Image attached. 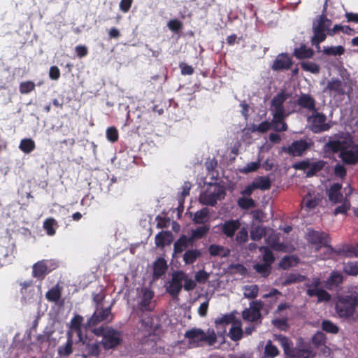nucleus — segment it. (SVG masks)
<instances>
[{"label": "nucleus", "instance_id": "f257e3e1", "mask_svg": "<svg viewBox=\"0 0 358 358\" xmlns=\"http://www.w3.org/2000/svg\"><path fill=\"white\" fill-rule=\"evenodd\" d=\"M357 306L358 293L355 290H348L335 297V312L339 318L355 320L354 315Z\"/></svg>", "mask_w": 358, "mask_h": 358}, {"label": "nucleus", "instance_id": "f03ea898", "mask_svg": "<svg viewBox=\"0 0 358 358\" xmlns=\"http://www.w3.org/2000/svg\"><path fill=\"white\" fill-rule=\"evenodd\" d=\"M185 337L188 339L189 344L196 348L206 343L209 346L213 345L217 341V335L213 329H208L205 332L201 329L193 328L187 331Z\"/></svg>", "mask_w": 358, "mask_h": 358}, {"label": "nucleus", "instance_id": "7ed1b4c3", "mask_svg": "<svg viewBox=\"0 0 358 358\" xmlns=\"http://www.w3.org/2000/svg\"><path fill=\"white\" fill-rule=\"evenodd\" d=\"M92 331L96 336L102 337L100 343L106 350L116 348L122 342L121 333L111 327H100Z\"/></svg>", "mask_w": 358, "mask_h": 358}, {"label": "nucleus", "instance_id": "20e7f679", "mask_svg": "<svg viewBox=\"0 0 358 358\" xmlns=\"http://www.w3.org/2000/svg\"><path fill=\"white\" fill-rule=\"evenodd\" d=\"M275 340L282 347L285 354L289 358H313L315 353L310 349L294 348L292 342L285 336L275 335Z\"/></svg>", "mask_w": 358, "mask_h": 358}, {"label": "nucleus", "instance_id": "39448f33", "mask_svg": "<svg viewBox=\"0 0 358 358\" xmlns=\"http://www.w3.org/2000/svg\"><path fill=\"white\" fill-rule=\"evenodd\" d=\"M310 129L314 134H320L329 131L331 127V121L327 122V116L315 110L307 118Z\"/></svg>", "mask_w": 358, "mask_h": 358}, {"label": "nucleus", "instance_id": "423d86ee", "mask_svg": "<svg viewBox=\"0 0 358 358\" xmlns=\"http://www.w3.org/2000/svg\"><path fill=\"white\" fill-rule=\"evenodd\" d=\"M213 190H207L201 194L199 201L203 205L215 206L217 201L224 199L226 195L224 187L217 183L214 184Z\"/></svg>", "mask_w": 358, "mask_h": 358}, {"label": "nucleus", "instance_id": "0eeeda50", "mask_svg": "<svg viewBox=\"0 0 358 358\" xmlns=\"http://www.w3.org/2000/svg\"><path fill=\"white\" fill-rule=\"evenodd\" d=\"M184 279L185 272L183 271H174L171 275V280L165 286L166 292L173 299H178L180 292L182 289V282Z\"/></svg>", "mask_w": 358, "mask_h": 358}, {"label": "nucleus", "instance_id": "6e6552de", "mask_svg": "<svg viewBox=\"0 0 358 358\" xmlns=\"http://www.w3.org/2000/svg\"><path fill=\"white\" fill-rule=\"evenodd\" d=\"M76 344L82 346L81 356L84 358L98 357L101 352L100 341L87 339L86 336H83L82 341L78 339Z\"/></svg>", "mask_w": 358, "mask_h": 358}, {"label": "nucleus", "instance_id": "1a4fd4ad", "mask_svg": "<svg viewBox=\"0 0 358 358\" xmlns=\"http://www.w3.org/2000/svg\"><path fill=\"white\" fill-rule=\"evenodd\" d=\"M307 240L311 244L316 245L317 249L322 246L324 247L327 249V254L328 253V247L331 246L329 245L331 238L327 233L313 229L309 230L307 234Z\"/></svg>", "mask_w": 358, "mask_h": 358}, {"label": "nucleus", "instance_id": "9d476101", "mask_svg": "<svg viewBox=\"0 0 358 358\" xmlns=\"http://www.w3.org/2000/svg\"><path fill=\"white\" fill-rule=\"evenodd\" d=\"M57 265L55 263L46 259L38 261L33 265L32 276L42 280Z\"/></svg>", "mask_w": 358, "mask_h": 358}, {"label": "nucleus", "instance_id": "9b49d317", "mask_svg": "<svg viewBox=\"0 0 358 358\" xmlns=\"http://www.w3.org/2000/svg\"><path fill=\"white\" fill-rule=\"evenodd\" d=\"M356 249L354 246L349 244H343L336 248L331 246L328 247V253L326 257L328 259L334 258L335 256L352 257L356 255Z\"/></svg>", "mask_w": 358, "mask_h": 358}, {"label": "nucleus", "instance_id": "f8f14e48", "mask_svg": "<svg viewBox=\"0 0 358 358\" xmlns=\"http://www.w3.org/2000/svg\"><path fill=\"white\" fill-rule=\"evenodd\" d=\"M111 313V307L108 308H96V310L93 313V315L87 320V322L85 324V327H92L97 325L102 321L107 320L108 316Z\"/></svg>", "mask_w": 358, "mask_h": 358}, {"label": "nucleus", "instance_id": "ddd939ff", "mask_svg": "<svg viewBox=\"0 0 358 358\" xmlns=\"http://www.w3.org/2000/svg\"><path fill=\"white\" fill-rule=\"evenodd\" d=\"M84 318L83 316L76 314L71 320L70 324L69 327V329L66 331V334H71V336H73V334H76L79 339V341H82L83 340V334L82 330V326Z\"/></svg>", "mask_w": 358, "mask_h": 358}, {"label": "nucleus", "instance_id": "4468645a", "mask_svg": "<svg viewBox=\"0 0 358 358\" xmlns=\"http://www.w3.org/2000/svg\"><path fill=\"white\" fill-rule=\"evenodd\" d=\"M154 296L152 291L145 289L143 291V294L141 297L140 301L138 303V309L140 312H151L154 309L152 306V299Z\"/></svg>", "mask_w": 358, "mask_h": 358}, {"label": "nucleus", "instance_id": "2eb2a0df", "mask_svg": "<svg viewBox=\"0 0 358 358\" xmlns=\"http://www.w3.org/2000/svg\"><path fill=\"white\" fill-rule=\"evenodd\" d=\"M287 97L285 92H281L277 94L271 100V110L273 111V115H276L277 117H279L281 114H285L283 104Z\"/></svg>", "mask_w": 358, "mask_h": 358}, {"label": "nucleus", "instance_id": "dca6fc26", "mask_svg": "<svg viewBox=\"0 0 358 358\" xmlns=\"http://www.w3.org/2000/svg\"><path fill=\"white\" fill-rule=\"evenodd\" d=\"M293 64L292 59L287 53L279 54L271 66L273 71H283L291 69Z\"/></svg>", "mask_w": 358, "mask_h": 358}, {"label": "nucleus", "instance_id": "f3484780", "mask_svg": "<svg viewBox=\"0 0 358 358\" xmlns=\"http://www.w3.org/2000/svg\"><path fill=\"white\" fill-rule=\"evenodd\" d=\"M344 83L338 78H332L328 81L324 92L329 91V92H334L338 96H343L345 94Z\"/></svg>", "mask_w": 358, "mask_h": 358}, {"label": "nucleus", "instance_id": "a211bd4d", "mask_svg": "<svg viewBox=\"0 0 358 358\" xmlns=\"http://www.w3.org/2000/svg\"><path fill=\"white\" fill-rule=\"evenodd\" d=\"M342 185L334 183L327 191L328 199L333 203H341L343 200V195L341 193Z\"/></svg>", "mask_w": 358, "mask_h": 358}, {"label": "nucleus", "instance_id": "6ab92c4d", "mask_svg": "<svg viewBox=\"0 0 358 358\" xmlns=\"http://www.w3.org/2000/svg\"><path fill=\"white\" fill-rule=\"evenodd\" d=\"M301 108L313 112L316 108L315 99L308 94H301L296 101Z\"/></svg>", "mask_w": 358, "mask_h": 358}, {"label": "nucleus", "instance_id": "aec40b11", "mask_svg": "<svg viewBox=\"0 0 358 358\" xmlns=\"http://www.w3.org/2000/svg\"><path fill=\"white\" fill-rule=\"evenodd\" d=\"M241 223L238 220H229L226 221L221 227L222 232L227 237L232 238L236 231L240 228Z\"/></svg>", "mask_w": 358, "mask_h": 358}, {"label": "nucleus", "instance_id": "412c9836", "mask_svg": "<svg viewBox=\"0 0 358 358\" xmlns=\"http://www.w3.org/2000/svg\"><path fill=\"white\" fill-rule=\"evenodd\" d=\"M250 308L245 309L242 313V317L245 320L249 322H255L261 317L259 307L257 306V302L253 301Z\"/></svg>", "mask_w": 358, "mask_h": 358}, {"label": "nucleus", "instance_id": "4be33fe9", "mask_svg": "<svg viewBox=\"0 0 358 358\" xmlns=\"http://www.w3.org/2000/svg\"><path fill=\"white\" fill-rule=\"evenodd\" d=\"M308 148V144L306 140L294 141L287 149L288 152L293 156H301Z\"/></svg>", "mask_w": 358, "mask_h": 358}, {"label": "nucleus", "instance_id": "5701e85b", "mask_svg": "<svg viewBox=\"0 0 358 358\" xmlns=\"http://www.w3.org/2000/svg\"><path fill=\"white\" fill-rule=\"evenodd\" d=\"M339 157L343 162L348 165H355L358 163V155L356 151L348 150L345 148L341 150Z\"/></svg>", "mask_w": 358, "mask_h": 358}, {"label": "nucleus", "instance_id": "b1692460", "mask_svg": "<svg viewBox=\"0 0 358 358\" xmlns=\"http://www.w3.org/2000/svg\"><path fill=\"white\" fill-rule=\"evenodd\" d=\"M168 268L166 261L162 258H158L153 264V277L155 279H159L163 276Z\"/></svg>", "mask_w": 358, "mask_h": 358}, {"label": "nucleus", "instance_id": "393cba45", "mask_svg": "<svg viewBox=\"0 0 358 358\" xmlns=\"http://www.w3.org/2000/svg\"><path fill=\"white\" fill-rule=\"evenodd\" d=\"M344 148L343 142L341 141L340 140L330 139L327 143L324 144L323 150L326 153L336 154L338 152H341Z\"/></svg>", "mask_w": 358, "mask_h": 358}, {"label": "nucleus", "instance_id": "a878e982", "mask_svg": "<svg viewBox=\"0 0 358 358\" xmlns=\"http://www.w3.org/2000/svg\"><path fill=\"white\" fill-rule=\"evenodd\" d=\"M155 240L157 247H164L173 241V234L169 231H161L156 235Z\"/></svg>", "mask_w": 358, "mask_h": 358}, {"label": "nucleus", "instance_id": "bb28decb", "mask_svg": "<svg viewBox=\"0 0 358 358\" xmlns=\"http://www.w3.org/2000/svg\"><path fill=\"white\" fill-rule=\"evenodd\" d=\"M331 24V20L328 19L325 15L322 14L317 16L314 20L313 27L328 32Z\"/></svg>", "mask_w": 358, "mask_h": 358}, {"label": "nucleus", "instance_id": "cd10ccee", "mask_svg": "<svg viewBox=\"0 0 358 358\" xmlns=\"http://www.w3.org/2000/svg\"><path fill=\"white\" fill-rule=\"evenodd\" d=\"M343 276L337 271H333L326 281V287L331 289L343 283Z\"/></svg>", "mask_w": 358, "mask_h": 358}, {"label": "nucleus", "instance_id": "c85d7f7f", "mask_svg": "<svg viewBox=\"0 0 358 358\" xmlns=\"http://www.w3.org/2000/svg\"><path fill=\"white\" fill-rule=\"evenodd\" d=\"M66 342L58 348V354L61 357H68L73 352V336L66 334Z\"/></svg>", "mask_w": 358, "mask_h": 358}, {"label": "nucleus", "instance_id": "c756f323", "mask_svg": "<svg viewBox=\"0 0 358 358\" xmlns=\"http://www.w3.org/2000/svg\"><path fill=\"white\" fill-rule=\"evenodd\" d=\"M320 201V199L311 194H307L302 199L301 205L306 208L308 211L316 208Z\"/></svg>", "mask_w": 358, "mask_h": 358}, {"label": "nucleus", "instance_id": "7c9ffc66", "mask_svg": "<svg viewBox=\"0 0 358 358\" xmlns=\"http://www.w3.org/2000/svg\"><path fill=\"white\" fill-rule=\"evenodd\" d=\"M285 114H281L279 117L276 115H273L271 121V127L276 131H285L287 130V124L285 122Z\"/></svg>", "mask_w": 358, "mask_h": 358}, {"label": "nucleus", "instance_id": "2f4dec72", "mask_svg": "<svg viewBox=\"0 0 358 358\" xmlns=\"http://www.w3.org/2000/svg\"><path fill=\"white\" fill-rule=\"evenodd\" d=\"M208 251L210 256L213 257H227L230 255V250L216 244H212L208 248Z\"/></svg>", "mask_w": 358, "mask_h": 358}, {"label": "nucleus", "instance_id": "473e14b6", "mask_svg": "<svg viewBox=\"0 0 358 358\" xmlns=\"http://www.w3.org/2000/svg\"><path fill=\"white\" fill-rule=\"evenodd\" d=\"M201 255V252L198 249L187 250L183 255V262L187 265L193 264Z\"/></svg>", "mask_w": 358, "mask_h": 358}, {"label": "nucleus", "instance_id": "72a5a7b5", "mask_svg": "<svg viewBox=\"0 0 358 358\" xmlns=\"http://www.w3.org/2000/svg\"><path fill=\"white\" fill-rule=\"evenodd\" d=\"M243 330L241 324L239 321L233 322L232 326L229 330V336L233 341H238L243 337Z\"/></svg>", "mask_w": 358, "mask_h": 358}, {"label": "nucleus", "instance_id": "f704fd0d", "mask_svg": "<svg viewBox=\"0 0 358 358\" xmlns=\"http://www.w3.org/2000/svg\"><path fill=\"white\" fill-rule=\"evenodd\" d=\"M313 36L311 38V43L315 45L318 50L320 48V43L325 41L327 38L326 31L321 29H317L313 27Z\"/></svg>", "mask_w": 358, "mask_h": 358}, {"label": "nucleus", "instance_id": "c9c22d12", "mask_svg": "<svg viewBox=\"0 0 358 358\" xmlns=\"http://www.w3.org/2000/svg\"><path fill=\"white\" fill-rule=\"evenodd\" d=\"M62 289L59 285H56L50 289L45 294V297L48 301L57 303L61 298Z\"/></svg>", "mask_w": 358, "mask_h": 358}, {"label": "nucleus", "instance_id": "e433bc0d", "mask_svg": "<svg viewBox=\"0 0 358 358\" xmlns=\"http://www.w3.org/2000/svg\"><path fill=\"white\" fill-rule=\"evenodd\" d=\"M294 55L299 59H308L313 57L314 55V51L306 47V45H301L299 48H296L294 51Z\"/></svg>", "mask_w": 358, "mask_h": 358}, {"label": "nucleus", "instance_id": "4c0bfd02", "mask_svg": "<svg viewBox=\"0 0 358 358\" xmlns=\"http://www.w3.org/2000/svg\"><path fill=\"white\" fill-rule=\"evenodd\" d=\"M255 187L261 190H268L271 187V181L268 176H259L253 182Z\"/></svg>", "mask_w": 358, "mask_h": 358}, {"label": "nucleus", "instance_id": "58836bf2", "mask_svg": "<svg viewBox=\"0 0 358 358\" xmlns=\"http://www.w3.org/2000/svg\"><path fill=\"white\" fill-rule=\"evenodd\" d=\"M325 164L326 162L323 160H319L313 163H310L308 170L306 172V176L312 177L315 176L317 173L323 169Z\"/></svg>", "mask_w": 358, "mask_h": 358}, {"label": "nucleus", "instance_id": "ea45409f", "mask_svg": "<svg viewBox=\"0 0 358 358\" xmlns=\"http://www.w3.org/2000/svg\"><path fill=\"white\" fill-rule=\"evenodd\" d=\"M19 148L24 153H30L36 148V144L31 138H23L21 140Z\"/></svg>", "mask_w": 358, "mask_h": 358}, {"label": "nucleus", "instance_id": "a19ab883", "mask_svg": "<svg viewBox=\"0 0 358 358\" xmlns=\"http://www.w3.org/2000/svg\"><path fill=\"white\" fill-rule=\"evenodd\" d=\"M243 289L245 298L252 299L258 296L259 287L257 285H245Z\"/></svg>", "mask_w": 358, "mask_h": 358}, {"label": "nucleus", "instance_id": "79ce46f5", "mask_svg": "<svg viewBox=\"0 0 358 358\" xmlns=\"http://www.w3.org/2000/svg\"><path fill=\"white\" fill-rule=\"evenodd\" d=\"M322 52L327 56H341L344 54L345 48L342 45L324 47Z\"/></svg>", "mask_w": 358, "mask_h": 358}, {"label": "nucleus", "instance_id": "37998d69", "mask_svg": "<svg viewBox=\"0 0 358 358\" xmlns=\"http://www.w3.org/2000/svg\"><path fill=\"white\" fill-rule=\"evenodd\" d=\"M264 357L274 358L279 355L278 348L273 345L271 341H268L264 348Z\"/></svg>", "mask_w": 358, "mask_h": 358}, {"label": "nucleus", "instance_id": "c03bdc74", "mask_svg": "<svg viewBox=\"0 0 358 358\" xmlns=\"http://www.w3.org/2000/svg\"><path fill=\"white\" fill-rule=\"evenodd\" d=\"M321 327L322 329L327 333L336 334L339 331V327L329 320H323L321 324Z\"/></svg>", "mask_w": 358, "mask_h": 358}, {"label": "nucleus", "instance_id": "a18cd8bd", "mask_svg": "<svg viewBox=\"0 0 358 358\" xmlns=\"http://www.w3.org/2000/svg\"><path fill=\"white\" fill-rule=\"evenodd\" d=\"M189 245L185 240V235L182 234L173 244V250L176 254L182 252Z\"/></svg>", "mask_w": 358, "mask_h": 358}, {"label": "nucleus", "instance_id": "49530a36", "mask_svg": "<svg viewBox=\"0 0 358 358\" xmlns=\"http://www.w3.org/2000/svg\"><path fill=\"white\" fill-rule=\"evenodd\" d=\"M344 272L349 275L356 276L358 275V262H348L344 264Z\"/></svg>", "mask_w": 358, "mask_h": 358}, {"label": "nucleus", "instance_id": "de8ad7c7", "mask_svg": "<svg viewBox=\"0 0 358 358\" xmlns=\"http://www.w3.org/2000/svg\"><path fill=\"white\" fill-rule=\"evenodd\" d=\"M306 279L304 275L298 273H290L287 276L285 280L282 282L284 286L289 285L293 283L301 282Z\"/></svg>", "mask_w": 358, "mask_h": 358}, {"label": "nucleus", "instance_id": "09e8293b", "mask_svg": "<svg viewBox=\"0 0 358 358\" xmlns=\"http://www.w3.org/2000/svg\"><path fill=\"white\" fill-rule=\"evenodd\" d=\"M254 269L259 273L262 277H268L271 272V266L265 263L264 264H256L254 265Z\"/></svg>", "mask_w": 358, "mask_h": 358}, {"label": "nucleus", "instance_id": "8fccbe9b", "mask_svg": "<svg viewBox=\"0 0 358 358\" xmlns=\"http://www.w3.org/2000/svg\"><path fill=\"white\" fill-rule=\"evenodd\" d=\"M209 215V210L207 208H203L200 210L196 211L194 213V216L193 218V222L195 224H201L203 222V220H206Z\"/></svg>", "mask_w": 358, "mask_h": 358}, {"label": "nucleus", "instance_id": "3c124183", "mask_svg": "<svg viewBox=\"0 0 358 358\" xmlns=\"http://www.w3.org/2000/svg\"><path fill=\"white\" fill-rule=\"evenodd\" d=\"M235 322V316L234 314H225L215 319L216 325H227Z\"/></svg>", "mask_w": 358, "mask_h": 358}, {"label": "nucleus", "instance_id": "603ef678", "mask_svg": "<svg viewBox=\"0 0 358 358\" xmlns=\"http://www.w3.org/2000/svg\"><path fill=\"white\" fill-rule=\"evenodd\" d=\"M209 231L210 226L208 224H204L196 228L195 229H193L192 231V234L194 235V238H196L197 239H201L206 236Z\"/></svg>", "mask_w": 358, "mask_h": 358}, {"label": "nucleus", "instance_id": "864d4df0", "mask_svg": "<svg viewBox=\"0 0 358 358\" xmlns=\"http://www.w3.org/2000/svg\"><path fill=\"white\" fill-rule=\"evenodd\" d=\"M238 205L242 209H249L256 206V203L254 199L245 196L238 199Z\"/></svg>", "mask_w": 358, "mask_h": 358}, {"label": "nucleus", "instance_id": "5fc2aeb1", "mask_svg": "<svg viewBox=\"0 0 358 358\" xmlns=\"http://www.w3.org/2000/svg\"><path fill=\"white\" fill-rule=\"evenodd\" d=\"M301 66L303 70L316 74L320 72V66L315 62H303L301 63Z\"/></svg>", "mask_w": 358, "mask_h": 358}, {"label": "nucleus", "instance_id": "6e6d98bb", "mask_svg": "<svg viewBox=\"0 0 358 358\" xmlns=\"http://www.w3.org/2000/svg\"><path fill=\"white\" fill-rule=\"evenodd\" d=\"M260 250L264 251L263 261L264 262V263L271 266V264L275 261V257L273 252L267 247H262L260 248Z\"/></svg>", "mask_w": 358, "mask_h": 358}, {"label": "nucleus", "instance_id": "4d7b16f0", "mask_svg": "<svg viewBox=\"0 0 358 358\" xmlns=\"http://www.w3.org/2000/svg\"><path fill=\"white\" fill-rule=\"evenodd\" d=\"M326 340V335L321 331H317L312 338V342L317 348L325 345Z\"/></svg>", "mask_w": 358, "mask_h": 358}, {"label": "nucleus", "instance_id": "13d9d810", "mask_svg": "<svg viewBox=\"0 0 358 358\" xmlns=\"http://www.w3.org/2000/svg\"><path fill=\"white\" fill-rule=\"evenodd\" d=\"M55 224L56 222L53 218H48L44 221L43 228L45 230L48 235L53 236L55 234V229L54 228Z\"/></svg>", "mask_w": 358, "mask_h": 358}, {"label": "nucleus", "instance_id": "bf43d9fd", "mask_svg": "<svg viewBox=\"0 0 358 358\" xmlns=\"http://www.w3.org/2000/svg\"><path fill=\"white\" fill-rule=\"evenodd\" d=\"M106 138L111 143H115L118 141L119 134L115 127H108L106 130Z\"/></svg>", "mask_w": 358, "mask_h": 358}, {"label": "nucleus", "instance_id": "052dcab7", "mask_svg": "<svg viewBox=\"0 0 358 358\" xmlns=\"http://www.w3.org/2000/svg\"><path fill=\"white\" fill-rule=\"evenodd\" d=\"M35 89V84L32 81L22 82L20 84L19 90L21 94H28Z\"/></svg>", "mask_w": 358, "mask_h": 358}, {"label": "nucleus", "instance_id": "680f3d73", "mask_svg": "<svg viewBox=\"0 0 358 358\" xmlns=\"http://www.w3.org/2000/svg\"><path fill=\"white\" fill-rule=\"evenodd\" d=\"M350 201L346 199L341 206L335 208L334 214L335 215L338 214H345L350 209Z\"/></svg>", "mask_w": 358, "mask_h": 358}, {"label": "nucleus", "instance_id": "e2e57ef3", "mask_svg": "<svg viewBox=\"0 0 358 358\" xmlns=\"http://www.w3.org/2000/svg\"><path fill=\"white\" fill-rule=\"evenodd\" d=\"M169 29L175 33H178L182 28V22L178 20H171L168 22L167 24Z\"/></svg>", "mask_w": 358, "mask_h": 358}, {"label": "nucleus", "instance_id": "0e129e2a", "mask_svg": "<svg viewBox=\"0 0 358 358\" xmlns=\"http://www.w3.org/2000/svg\"><path fill=\"white\" fill-rule=\"evenodd\" d=\"M183 282L184 285H182V287L185 291H192L196 286V280L189 278L185 273V279L183 280Z\"/></svg>", "mask_w": 358, "mask_h": 358}, {"label": "nucleus", "instance_id": "69168bd1", "mask_svg": "<svg viewBox=\"0 0 358 358\" xmlns=\"http://www.w3.org/2000/svg\"><path fill=\"white\" fill-rule=\"evenodd\" d=\"M265 235V231L263 228L257 227L254 230L251 231L250 236L254 241H259Z\"/></svg>", "mask_w": 358, "mask_h": 358}, {"label": "nucleus", "instance_id": "338daca9", "mask_svg": "<svg viewBox=\"0 0 358 358\" xmlns=\"http://www.w3.org/2000/svg\"><path fill=\"white\" fill-rule=\"evenodd\" d=\"M248 234L245 228H242L236 234V241L238 243H245L248 241Z\"/></svg>", "mask_w": 358, "mask_h": 358}, {"label": "nucleus", "instance_id": "774afa93", "mask_svg": "<svg viewBox=\"0 0 358 358\" xmlns=\"http://www.w3.org/2000/svg\"><path fill=\"white\" fill-rule=\"evenodd\" d=\"M260 166L259 162H252L248 163L241 171L244 173H248L257 171Z\"/></svg>", "mask_w": 358, "mask_h": 358}]
</instances>
